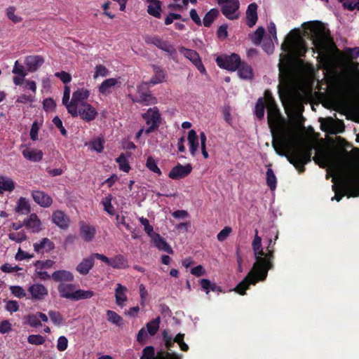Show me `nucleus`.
<instances>
[{
    "instance_id": "a878e982",
    "label": "nucleus",
    "mask_w": 359,
    "mask_h": 359,
    "mask_svg": "<svg viewBox=\"0 0 359 359\" xmlns=\"http://www.w3.org/2000/svg\"><path fill=\"white\" fill-rule=\"evenodd\" d=\"M94 264L95 261L93 260V257L90 255V256L83 259L77 265L76 269L80 274L87 275L94 266Z\"/></svg>"
},
{
    "instance_id": "412c9836",
    "label": "nucleus",
    "mask_w": 359,
    "mask_h": 359,
    "mask_svg": "<svg viewBox=\"0 0 359 359\" xmlns=\"http://www.w3.org/2000/svg\"><path fill=\"white\" fill-rule=\"evenodd\" d=\"M80 234L86 242H91L96 234V229L94 226L88 224L84 222L79 223Z\"/></svg>"
},
{
    "instance_id": "f3484780",
    "label": "nucleus",
    "mask_w": 359,
    "mask_h": 359,
    "mask_svg": "<svg viewBox=\"0 0 359 359\" xmlns=\"http://www.w3.org/2000/svg\"><path fill=\"white\" fill-rule=\"evenodd\" d=\"M120 78H110L105 79L98 88V91L103 95H108L112 93L115 87L121 84Z\"/></svg>"
},
{
    "instance_id": "aec40b11",
    "label": "nucleus",
    "mask_w": 359,
    "mask_h": 359,
    "mask_svg": "<svg viewBox=\"0 0 359 359\" xmlns=\"http://www.w3.org/2000/svg\"><path fill=\"white\" fill-rule=\"evenodd\" d=\"M128 289L126 286L121 283H117L114 290L115 302L116 305L121 308L126 306L128 300L127 297Z\"/></svg>"
},
{
    "instance_id": "4468645a",
    "label": "nucleus",
    "mask_w": 359,
    "mask_h": 359,
    "mask_svg": "<svg viewBox=\"0 0 359 359\" xmlns=\"http://www.w3.org/2000/svg\"><path fill=\"white\" fill-rule=\"evenodd\" d=\"M269 94V92L265 93L266 100L268 103V112H267V119L269 127L271 128V130H273V128L276 126L279 115L278 110L273 102V100L271 97L268 96Z\"/></svg>"
},
{
    "instance_id": "09e8293b",
    "label": "nucleus",
    "mask_w": 359,
    "mask_h": 359,
    "mask_svg": "<svg viewBox=\"0 0 359 359\" xmlns=\"http://www.w3.org/2000/svg\"><path fill=\"white\" fill-rule=\"evenodd\" d=\"M116 162L118 163L119 169L125 172H128L130 166L124 154H121L117 158Z\"/></svg>"
},
{
    "instance_id": "423d86ee",
    "label": "nucleus",
    "mask_w": 359,
    "mask_h": 359,
    "mask_svg": "<svg viewBox=\"0 0 359 359\" xmlns=\"http://www.w3.org/2000/svg\"><path fill=\"white\" fill-rule=\"evenodd\" d=\"M149 85L147 83H142L137 87V95L135 97H130L133 102L140 103L143 105L148 106L157 103V99L153 96L151 91L149 90Z\"/></svg>"
},
{
    "instance_id": "2f4dec72",
    "label": "nucleus",
    "mask_w": 359,
    "mask_h": 359,
    "mask_svg": "<svg viewBox=\"0 0 359 359\" xmlns=\"http://www.w3.org/2000/svg\"><path fill=\"white\" fill-rule=\"evenodd\" d=\"M187 140L189 146L191 154L194 156L198 149L199 142L198 136L194 130H191L188 133Z\"/></svg>"
},
{
    "instance_id": "72a5a7b5",
    "label": "nucleus",
    "mask_w": 359,
    "mask_h": 359,
    "mask_svg": "<svg viewBox=\"0 0 359 359\" xmlns=\"http://www.w3.org/2000/svg\"><path fill=\"white\" fill-rule=\"evenodd\" d=\"M51 278L56 282H71L74 280V275L66 270H58L52 273Z\"/></svg>"
},
{
    "instance_id": "603ef678",
    "label": "nucleus",
    "mask_w": 359,
    "mask_h": 359,
    "mask_svg": "<svg viewBox=\"0 0 359 359\" xmlns=\"http://www.w3.org/2000/svg\"><path fill=\"white\" fill-rule=\"evenodd\" d=\"M15 8L14 6H8L6 11L8 18L14 23H18L22 21V18L15 15Z\"/></svg>"
},
{
    "instance_id": "a19ab883",
    "label": "nucleus",
    "mask_w": 359,
    "mask_h": 359,
    "mask_svg": "<svg viewBox=\"0 0 359 359\" xmlns=\"http://www.w3.org/2000/svg\"><path fill=\"white\" fill-rule=\"evenodd\" d=\"M219 14L216 8L210 9L204 16L203 24L205 27H209Z\"/></svg>"
},
{
    "instance_id": "7ed1b4c3",
    "label": "nucleus",
    "mask_w": 359,
    "mask_h": 359,
    "mask_svg": "<svg viewBox=\"0 0 359 359\" xmlns=\"http://www.w3.org/2000/svg\"><path fill=\"white\" fill-rule=\"evenodd\" d=\"M270 238L266 247V251L264 252L262 238L258 235V230H255L254 238L252 241V249L253 250L255 262L245 278L240 282L234 290L238 294L243 295L245 290L250 285H255L258 281H264L268 274V271L273 267L272 260L273 258V245Z\"/></svg>"
},
{
    "instance_id": "f03ea898",
    "label": "nucleus",
    "mask_w": 359,
    "mask_h": 359,
    "mask_svg": "<svg viewBox=\"0 0 359 359\" xmlns=\"http://www.w3.org/2000/svg\"><path fill=\"white\" fill-rule=\"evenodd\" d=\"M316 57L318 63L316 74L323 70L324 78L329 86L342 87L351 79V67L344 60V55L339 49L327 25L316 20ZM316 90L321 89V81L316 76Z\"/></svg>"
},
{
    "instance_id": "052dcab7",
    "label": "nucleus",
    "mask_w": 359,
    "mask_h": 359,
    "mask_svg": "<svg viewBox=\"0 0 359 359\" xmlns=\"http://www.w3.org/2000/svg\"><path fill=\"white\" fill-rule=\"evenodd\" d=\"M262 46L264 50L268 54H271L273 52L274 46L273 40L271 37L264 39Z\"/></svg>"
},
{
    "instance_id": "2eb2a0df",
    "label": "nucleus",
    "mask_w": 359,
    "mask_h": 359,
    "mask_svg": "<svg viewBox=\"0 0 359 359\" xmlns=\"http://www.w3.org/2000/svg\"><path fill=\"white\" fill-rule=\"evenodd\" d=\"M144 41L147 44H152L168 53H172L175 52V48L168 41H163L157 36L147 35L144 36Z\"/></svg>"
},
{
    "instance_id": "338daca9",
    "label": "nucleus",
    "mask_w": 359,
    "mask_h": 359,
    "mask_svg": "<svg viewBox=\"0 0 359 359\" xmlns=\"http://www.w3.org/2000/svg\"><path fill=\"white\" fill-rule=\"evenodd\" d=\"M162 334L165 346L170 348L176 342L175 338H172V336L167 330H164Z\"/></svg>"
},
{
    "instance_id": "4be33fe9",
    "label": "nucleus",
    "mask_w": 359,
    "mask_h": 359,
    "mask_svg": "<svg viewBox=\"0 0 359 359\" xmlns=\"http://www.w3.org/2000/svg\"><path fill=\"white\" fill-rule=\"evenodd\" d=\"M44 59L41 55H29L25 60V65L29 72H36L43 64Z\"/></svg>"
},
{
    "instance_id": "e2e57ef3",
    "label": "nucleus",
    "mask_w": 359,
    "mask_h": 359,
    "mask_svg": "<svg viewBox=\"0 0 359 359\" xmlns=\"http://www.w3.org/2000/svg\"><path fill=\"white\" fill-rule=\"evenodd\" d=\"M27 341L31 344L41 345L44 343L45 339L39 334H32L28 337Z\"/></svg>"
},
{
    "instance_id": "e433bc0d",
    "label": "nucleus",
    "mask_w": 359,
    "mask_h": 359,
    "mask_svg": "<svg viewBox=\"0 0 359 359\" xmlns=\"http://www.w3.org/2000/svg\"><path fill=\"white\" fill-rule=\"evenodd\" d=\"M15 187V184L11 178L7 176H0V189L3 192H11Z\"/></svg>"
},
{
    "instance_id": "c756f323",
    "label": "nucleus",
    "mask_w": 359,
    "mask_h": 359,
    "mask_svg": "<svg viewBox=\"0 0 359 359\" xmlns=\"http://www.w3.org/2000/svg\"><path fill=\"white\" fill-rule=\"evenodd\" d=\"M109 266L117 269H124L129 266L127 258L122 255L111 257Z\"/></svg>"
},
{
    "instance_id": "c9c22d12",
    "label": "nucleus",
    "mask_w": 359,
    "mask_h": 359,
    "mask_svg": "<svg viewBox=\"0 0 359 359\" xmlns=\"http://www.w3.org/2000/svg\"><path fill=\"white\" fill-rule=\"evenodd\" d=\"M148 6L147 12L149 15H153L156 18H160L161 15V4L157 0H147Z\"/></svg>"
},
{
    "instance_id": "0eeeda50",
    "label": "nucleus",
    "mask_w": 359,
    "mask_h": 359,
    "mask_svg": "<svg viewBox=\"0 0 359 359\" xmlns=\"http://www.w3.org/2000/svg\"><path fill=\"white\" fill-rule=\"evenodd\" d=\"M222 13L229 20H236L240 16L238 0H217Z\"/></svg>"
},
{
    "instance_id": "0e129e2a",
    "label": "nucleus",
    "mask_w": 359,
    "mask_h": 359,
    "mask_svg": "<svg viewBox=\"0 0 359 359\" xmlns=\"http://www.w3.org/2000/svg\"><path fill=\"white\" fill-rule=\"evenodd\" d=\"M5 309L11 313L16 312L19 310V304L15 300H8L6 302Z\"/></svg>"
},
{
    "instance_id": "9d476101",
    "label": "nucleus",
    "mask_w": 359,
    "mask_h": 359,
    "mask_svg": "<svg viewBox=\"0 0 359 359\" xmlns=\"http://www.w3.org/2000/svg\"><path fill=\"white\" fill-rule=\"evenodd\" d=\"M179 51L186 58L191 61L201 74H205L206 73L205 68L202 63L201 59L196 50L182 47L180 48Z\"/></svg>"
},
{
    "instance_id": "39448f33",
    "label": "nucleus",
    "mask_w": 359,
    "mask_h": 359,
    "mask_svg": "<svg viewBox=\"0 0 359 359\" xmlns=\"http://www.w3.org/2000/svg\"><path fill=\"white\" fill-rule=\"evenodd\" d=\"M67 111L72 117L79 116L81 119L86 122L94 120L97 115V111L95 108L88 102L82 104L77 107L72 106Z\"/></svg>"
},
{
    "instance_id": "864d4df0",
    "label": "nucleus",
    "mask_w": 359,
    "mask_h": 359,
    "mask_svg": "<svg viewBox=\"0 0 359 359\" xmlns=\"http://www.w3.org/2000/svg\"><path fill=\"white\" fill-rule=\"evenodd\" d=\"M27 72H29L27 69H26L22 64L19 63L18 61H15L12 70L13 74L22 77H25L27 75Z\"/></svg>"
},
{
    "instance_id": "473e14b6",
    "label": "nucleus",
    "mask_w": 359,
    "mask_h": 359,
    "mask_svg": "<svg viewBox=\"0 0 359 359\" xmlns=\"http://www.w3.org/2000/svg\"><path fill=\"white\" fill-rule=\"evenodd\" d=\"M318 121L320 123V128L323 132L331 134H337V133H339V131L335 129L334 121L332 118H319Z\"/></svg>"
},
{
    "instance_id": "bf43d9fd",
    "label": "nucleus",
    "mask_w": 359,
    "mask_h": 359,
    "mask_svg": "<svg viewBox=\"0 0 359 359\" xmlns=\"http://www.w3.org/2000/svg\"><path fill=\"white\" fill-rule=\"evenodd\" d=\"M344 55L348 59H356L359 57V47L346 48Z\"/></svg>"
},
{
    "instance_id": "ea45409f",
    "label": "nucleus",
    "mask_w": 359,
    "mask_h": 359,
    "mask_svg": "<svg viewBox=\"0 0 359 359\" xmlns=\"http://www.w3.org/2000/svg\"><path fill=\"white\" fill-rule=\"evenodd\" d=\"M266 184L271 191H273L276 188L277 179L273 171V170L269 167L266 172Z\"/></svg>"
},
{
    "instance_id": "c85d7f7f",
    "label": "nucleus",
    "mask_w": 359,
    "mask_h": 359,
    "mask_svg": "<svg viewBox=\"0 0 359 359\" xmlns=\"http://www.w3.org/2000/svg\"><path fill=\"white\" fill-rule=\"evenodd\" d=\"M238 75L239 78L244 80H251L253 76V71L251 66L245 62H241L238 66Z\"/></svg>"
},
{
    "instance_id": "58836bf2",
    "label": "nucleus",
    "mask_w": 359,
    "mask_h": 359,
    "mask_svg": "<svg viewBox=\"0 0 359 359\" xmlns=\"http://www.w3.org/2000/svg\"><path fill=\"white\" fill-rule=\"evenodd\" d=\"M95 293L92 290H84L81 289L76 290L73 297V301H79L82 299H88L92 298Z\"/></svg>"
},
{
    "instance_id": "a18cd8bd",
    "label": "nucleus",
    "mask_w": 359,
    "mask_h": 359,
    "mask_svg": "<svg viewBox=\"0 0 359 359\" xmlns=\"http://www.w3.org/2000/svg\"><path fill=\"white\" fill-rule=\"evenodd\" d=\"M111 201L112 196L111 194H108L103 198L102 204L103 205L104 211L111 215H114L115 213V210L111 204Z\"/></svg>"
},
{
    "instance_id": "49530a36",
    "label": "nucleus",
    "mask_w": 359,
    "mask_h": 359,
    "mask_svg": "<svg viewBox=\"0 0 359 359\" xmlns=\"http://www.w3.org/2000/svg\"><path fill=\"white\" fill-rule=\"evenodd\" d=\"M160 317L149 321L147 324V330L151 336L156 334L159 328Z\"/></svg>"
},
{
    "instance_id": "f8f14e48",
    "label": "nucleus",
    "mask_w": 359,
    "mask_h": 359,
    "mask_svg": "<svg viewBox=\"0 0 359 359\" xmlns=\"http://www.w3.org/2000/svg\"><path fill=\"white\" fill-rule=\"evenodd\" d=\"M140 359H180V357L175 354L165 353L158 352L155 355V350L153 346H147L142 351Z\"/></svg>"
},
{
    "instance_id": "b1692460",
    "label": "nucleus",
    "mask_w": 359,
    "mask_h": 359,
    "mask_svg": "<svg viewBox=\"0 0 359 359\" xmlns=\"http://www.w3.org/2000/svg\"><path fill=\"white\" fill-rule=\"evenodd\" d=\"M57 290L61 297L71 300L73 299L76 291L74 284L61 283L58 285Z\"/></svg>"
},
{
    "instance_id": "6ab92c4d",
    "label": "nucleus",
    "mask_w": 359,
    "mask_h": 359,
    "mask_svg": "<svg viewBox=\"0 0 359 359\" xmlns=\"http://www.w3.org/2000/svg\"><path fill=\"white\" fill-rule=\"evenodd\" d=\"M32 198L36 203L43 208H48L52 205V198L42 191H33L32 193Z\"/></svg>"
},
{
    "instance_id": "c03bdc74",
    "label": "nucleus",
    "mask_w": 359,
    "mask_h": 359,
    "mask_svg": "<svg viewBox=\"0 0 359 359\" xmlns=\"http://www.w3.org/2000/svg\"><path fill=\"white\" fill-rule=\"evenodd\" d=\"M146 167L152 172L161 175L162 172L158 166V163L152 156H149L146 161Z\"/></svg>"
},
{
    "instance_id": "9b49d317",
    "label": "nucleus",
    "mask_w": 359,
    "mask_h": 359,
    "mask_svg": "<svg viewBox=\"0 0 359 359\" xmlns=\"http://www.w3.org/2000/svg\"><path fill=\"white\" fill-rule=\"evenodd\" d=\"M90 96V91L84 88H79L76 90L72 96V99L68 106H67V110L68 111L72 106L77 107L82 104L87 103L86 100Z\"/></svg>"
},
{
    "instance_id": "393cba45",
    "label": "nucleus",
    "mask_w": 359,
    "mask_h": 359,
    "mask_svg": "<svg viewBox=\"0 0 359 359\" xmlns=\"http://www.w3.org/2000/svg\"><path fill=\"white\" fill-rule=\"evenodd\" d=\"M24 225L32 232L37 233L41 228V222L38 216L35 213L31 214L25 221Z\"/></svg>"
},
{
    "instance_id": "de8ad7c7",
    "label": "nucleus",
    "mask_w": 359,
    "mask_h": 359,
    "mask_svg": "<svg viewBox=\"0 0 359 359\" xmlns=\"http://www.w3.org/2000/svg\"><path fill=\"white\" fill-rule=\"evenodd\" d=\"M265 104L263 98L258 99L255 109V114L259 119H262L264 116Z\"/></svg>"
},
{
    "instance_id": "dca6fc26",
    "label": "nucleus",
    "mask_w": 359,
    "mask_h": 359,
    "mask_svg": "<svg viewBox=\"0 0 359 359\" xmlns=\"http://www.w3.org/2000/svg\"><path fill=\"white\" fill-rule=\"evenodd\" d=\"M192 170L191 164L181 165L178 163L176 166L173 167L169 172L168 177L172 180H180L188 176Z\"/></svg>"
},
{
    "instance_id": "4c0bfd02",
    "label": "nucleus",
    "mask_w": 359,
    "mask_h": 359,
    "mask_svg": "<svg viewBox=\"0 0 359 359\" xmlns=\"http://www.w3.org/2000/svg\"><path fill=\"white\" fill-rule=\"evenodd\" d=\"M15 212L22 215H27L30 212L29 201L24 197H20L15 207Z\"/></svg>"
},
{
    "instance_id": "cd10ccee",
    "label": "nucleus",
    "mask_w": 359,
    "mask_h": 359,
    "mask_svg": "<svg viewBox=\"0 0 359 359\" xmlns=\"http://www.w3.org/2000/svg\"><path fill=\"white\" fill-rule=\"evenodd\" d=\"M55 248L54 243L48 238H44L39 243L34 244V250L37 253H43L44 252H50Z\"/></svg>"
},
{
    "instance_id": "bb28decb",
    "label": "nucleus",
    "mask_w": 359,
    "mask_h": 359,
    "mask_svg": "<svg viewBox=\"0 0 359 359\" xmlns=\"http://www.w3.org/2000/svg\"><path fill=\"white\" fill-rule=\"evenodd\" d=\"M151 238L154 243V246L159 250L166 252L169 254L173 253L172 248L170 246V245H168L165 240L162 236H161L160 234L156 233Z\"/></svg>"
},
{
    "instance_id": "f704fd0d",
    "label": "nucleus",
    "mask_w": 359,
    "mask_h": 359,
    "mask_svg": "<svg viewBox=\"0 0 359 359\" xmlns=\"http://www.w3.org/2000/svg\"><path fill=\"white\" fill-rule=\"evenodd\" d=\"M154 75L147 82L150 86L163 82L165 78V73L161 67L154 66Z\"/></svg>"
},
{
    "instance_id": "a211bd4d",
    "label": "nucleus",
    "mask_w": 359,
    "mask_h": 359,
    "mask_svg": "<svg viewBox=\"0 0 359 359\" xmlns=\"http://www.w3.org/2000/svg\"><path fill=\"white\" fill-rule=\"evenodd\" d=\"M52 221L56 226L63 230L67 229L70 224L69 217L61 210H56L53 213Z\"/></svg>"
},
{
    "instance_id": "4d7b16f0",
    "label": "nucleus",
    "mask_w": 359,
    "mask_h": 359,
    "mask_svg": "<svg viewBox=\"0 0 359 359\" xmlns=\"http://www.w3.org/2000/svg\"><path fill=\"white\" fill-rule=\"evenodd\" d=\"M27 323L31 327H38L41 325V321L39 320V317L38 315V312L34 314H29L27 317Z\"/></svg>"
},
{
    "instance_id": "20e7f679",
    "label": "nucleus",
    "mask_w": 359,
    "mask_h": 359,
    "mask_svg": "<svg viewBox=\"0 0 359 359\" xmlns=\"http://www.w3.org/2000/svg\"><path fill=\"white\" fill-rule=\"evenodd\" d=\"M334 184L332 189L335 193L332 200L339 201L344 196L348 198L359 196V166L346 164L343 168H335Z\"/></svg>"
},
{
    "instance_id": "13d9d810",
    "label": "nucleus",
    "mask_w": 359,
    "mask_h": 359,
    "mask_svg": "<svg viewBox=\"0 0 359 359\" xmlns=\"http://www.w3.org/2000/svg\"><path fill=\"white\" fill-rule=\"evenodd\" d=\"M109 71L102 65H96L95 68V74L93 78L95 79L99 76L105 77L108 76Z\"/></svg>"
},
{
    "instance_id": "8fccbe9b",
    "label": "nucleus",
    "mask_w": 359,
    "mask_h": 359,
    "mask_svg": "<svg viewBox=\"0 0 359 359\" xmlns=\"http://www.w3.org/2000/svg\"><path fill=\"white\" fill-rule=\"evenodd\" d=\"M265 33V29L262 27H258L252 35V41L256 45L262 43V40Z\"/></svg>"
},
{
    "instance_id": "5fc2aeb1",
    "label": "nucleus",
    "mask_w": 359,
    "mask_h": 359,
    "mask_svg": "<svg viewBox=\"0 0 359 359\" xmlns=\"http://www.w3.org/2000/svg\"><path fill=\"white\" fill-rule=\"evenodd\" d=\"M9 290L12 294L17 298H23L27 295L25 290L21 286L11 285L9 287Z\"/></svg>"
},
{
    "instance_id": "f257e3e1",
    "label": "nucleus",
    "mask_w": 359,
    "mask_h": 359,
    "mask_svg": "<svg viewBox=\"0 0 359 359\" xmlns=\"http://www.w3.org/2000/svg\"><path fill=\"white\" fill-rule=\"evenodd\" d=\"M306 39L314 44V21L304 22L302 31L292 30L281 45L285 54L278 63V94L292 126L273 137L272 142L276 152L285 156L299 172L304 171V165L311 161V151L314 148L313 129L306 130L302 116L304 102H309L314 111V69L311 63L300 58L294 63H291L290 59L305 54Z\"/></svg>"
},
{
    "instance_id": "69168bd1",
    "label": "nucleus",
    "mask_w": 359,
    "mask_h": 359,
    "mask_svg": "<svg viewBox=\"0 0 359 359\" xmlns=\"http://www.w3.org/2000/svg\"><path fill=\"white\" fill-rule=\"evenodd\" d=\"M55 76L59 78L65 84L69 83L72 81V76L65 71L55 73Z\"/></svg>"
},
{
    "instance_id": "680f3d73",
    "label": "nucleus",
    "mask_w": 359,
    "mask_h": 359,
    "mask_svg": "<svg viewBox=\"0 0 359 359\" xmlns=\"http://www.w3.org/2000/svg\"><path fill=\"white\" fill-rule=\"evenodd\" d=\"M49 317L51 321L57 325H60L62 323V317L61 314L55 311H50L48 312Z\"/></svg>"
},
{
    "instance_id": "774afa93",
    "label": "nucleus",
    "mask_w": 359,
    "mask_h": 359,
    "mask_svg": "<svg viewBox=\"0 0 359 359\" xmlns=\"http://www.w3.org/2000/svg\"><path fill=\"white\" fill-rule=\"evenodd\" d=\"M184 334L179 333L175 337L176 343H177L183 351H187L189 350L188 345L184 341Z\"/></svg>"
},
{
    "instance_id": "37998d69",
    "label": "nucleus",
    "mask_w": 359,
    "mask_h": 359,
    "mask_svg": "<svg viewBox=\"0 0 359 359\" xmlns=\"http://www.w3.org/2000/svg\"><path fill=\"white\" fill-rule=\"evenodd\" d=\"M107 320L116 326H121L123 324V318L121 316L117 314L115 311L108 310L107 311Z\"/></svg>"
},
{
    "instance_id": "79ce46f5",
    "label": "nucleus",
    "mask_w": 359,
    "mask_h": 359,
    "mask_svg": "<svg viewBox=\"0 0 359 359\" xmlns=\"http://www.w3.org/2000/svg\"><path fill=\"white\" fill-rule=\"evenodd\" d=\"M200 285L204 291H205L206 294H208L210 290L212 291H221L220 287L217 286L215 283H211L208 279H201L200 281Z\"/></svg>"
},
{
    "instance_id": "6e6d98bb",
    "label": "nucleus",
    "mask_w": 359,
    "mask_h": 359,
    "mask_svg": "<svg viewBox=\"0 0 359 359\" xmlns=\"http://www.w3.org/2000/svg\"><path fill=\"white\" fill-rule=\"evenodd\" d=\"M8 238L16 243H22L27 239L25 231L12 232L8 234Z\"/></svg>"
},
{
    "instance_id": "ddd939ff",
    "label": "nucleus",
    "mask_w": 359,
    "mask_h": 359,
    "mask_svg": "<svg viewBox=\"0 0 359 359\" xmlns=\"http://www.w3.org/2000/svg\"><path fill=\"white\" fill-rule=\"evenodd\" d=\"M27 290L30 294L29 298L32 301H42L48 294L47 287L41 283H34L29 286Z\"/></svg>"
},
{
    "instance_id": "7c9ffc66",
    "label": "nucleus",
    "mask_w": 359,
    "mask_h": 359,
    "mask_svg": "<svg viewBox=\"0 0 359 359\" xmlns=\"http://www.w3.org/2000/svg\"><path fill=\"white\" fill-rule=\"evenodd\" d=\"M257 5L255 3L250 4L246 11V22L247 25L252 27L257 20Z\"/></svg>"
},
{
    "instance_id": "3c124183",
    "label": "nucleus",
    "mask_w": 359,
    "mask_h": 359,
    "mask_svg": "<svg viewBox=\"0 0 359 359\" xmlns=\"http://www.w3.org/2000/svg\"><path fill=\"white\" fill-rule=\"evenodd\" d=\"M139 221L141 223V224L144 226V231L150 238H151L156 233L154 232V228L151 225L149 224V222L147 218L141 217L139 218Z\"/></svg>"
},
{
    "instance_id": "1a4fd4ad",
    "label": "nucleus",
    "mask_w": 359,
    "mask_h": 359,
    "mask_svg": "<svg viewBox=\"0 0 359 359\" xmlns=\"http://www.w3.org/2000/svg\"><path fill=\"white\" fill-rule=\"evenodd\" d=\"M241 57L238 54L223 55L216 58L217 65L222 69L234 72L241 63Z\"/></svg>"
},
{
    "instance_id": "5701e85b",
    "label": "nucleus",
    "mask_w": 359,
    "mask_h": 359,
    "mask_svg": "<svg viewBox=\"0 0 359 359\" xmlns=\"http://www.w3.org/2000/svg\"><path fill=\"white\" fill-rule=\"evenodd\" d=\"M23 157L32 162H39L42 160L43 154L41 150L26 147L22 151Z\"/></svg>"
},
{
    "instance_id": "6e6552de",
    "label": "nucleus",
    "mask_w": 359,
    "mask_h": 359,
    "mask_svg": "<svg viewBox=\"0 0 359 359\" xmlns=\"http://www.w3.org/2000/svg\"><path fill=\"white\" fill-rule=\"evenodd\" d=\"M142 118L145 120L148 128L145 129V133L149 134L158 129L161 121L159 110L156 107L149 108L144 114Z\"/></svg>"
}]
</instances>
